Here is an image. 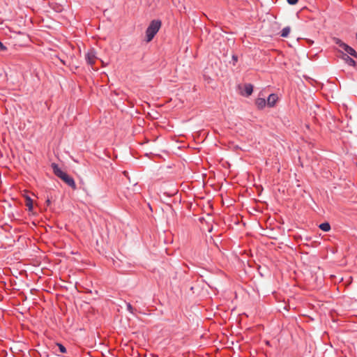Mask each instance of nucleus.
<instances>
[{
    "instance_id": "1",
    "label": "nucleus",
    "mask_w": 357,
    "mask_h": 357,
    "mask_svg": "<svg viewBox=\"0 0 357 357\" xmlns=\"http://www.w3.org/2000/svg\"><path fill=\"white\" fill-rule=\"evenodd\" d=\"M52 168L53 169L54 174L61 178L63 182H65L68 186L72 188L73 189H76V184L74 178L68 175L66 172L61 170L59 165L56 163L52 164Z\"/></svg>"
},
{
    "instance_id": "2",
    "label": "nucleus",
    "mask_w": 357,
    "mask_h": 357,
    "mask_svg": "<svg viewBox=\"0 0 357 357\" xmlns=\"http://www.w3.org/2000/svg\"><path fill=\"white\" fill-rule=\"evenodd\" d=\"M162 22L160 20H152L146 30V40L150 42L160 30Z\"/></svg>"
},
{
    "instance_id": "3",
    "label": "nucleus",
    "mask_w": 357,
    "mask_h": 357,
    "mask_svg": "<svg viewBox=\"0 0 357 357\" xmlns=\"http://www.w3.org/2000/svg\"><path fill=\"white\" fill-rule=\"evenodd\" d=\"M85 58L86 63L90 66H93L95 63V59L96 58L95 50L93 48L90 49L86 54Z\"/></svg>"
},
{
    "instance_id": "4",
    "label": "nucleus",
    "mask_w": 357,
    "mask_h": 357,
    "mask_svg": "<svg viewBox=\"0 0 357 357\" xmlns=\"http://www.w3.org/2000/svg\"><path fill=\"white\" fill-rule=\"evenodd\" d=\"M341 59L349 66L355 67L356 66V62L351 58L348 54H344L342 52V56H341Z\"/></svg>"
},
{
    "instance_id": "5",
    "label": "nucleus",
    "mask_w": 357,
    "mask_h": 357,
    "mask_svg": "<svg viewBox=\"0 0 357 357\" xmlns=\"http://www.w3.org/2000/svg\"><path fill=\"white\" fill-rule=\"evenodd\" d=\"M278 99V97L276 94H275V93L270 94L268 96V97L267 98V101H266L268 106L270 107H273L275 105Z\"/></svg>"
},
{
    "instance_id": "6",
    "label": "nucleus",
    "mask_w": 357,
    "mask_h": 357,
    "mask_svg": "<svg viewBox=\"0 0 357 357\" xmlns=\"http://www.w3.org/2000/svg\"><path fill=\"white\" fill-rule=\"evenodd\" d=\"M342 50L347 52V54L351 55L353 57L357 59V52L356 51L347 44H345V45H343Z\"/></svg>"
},
{
    "instance_id": "7",
    "label": "nucleus",
    "mask_w": 357,
    "mask_h": 357,
    "mask_svg": "<svg viewBox=\"0 0 357 357\" xmlns=\"http://www.w3.org/2000/svg\"><path fill=\"white\" fill-rule=\"evenodd\" d=\"M255 103H256V105L257 106V107L260 109H263L267 104L266 100L262 98H258L256 100Z\"/></svg>"
},
{
    "instance_id": "8",
    "label": "nucleus",
    "mask_w": 357,
    "mask_h": 357,
    "mask_svg": "<svg viewBox=\"0 0 357 357\" xmlns=\"http://www.w3.org/2000/svg\"><path fill=\"white\" fill-rule=\"evenodd\" d=\"M319 229L324 231H328L331 229V225L328 222L321 223L319 226Z\"/></svg>"
},
{
    "instance_id": "9",
    "label": "nucleus",
    "mask_w": 357,
    "mask_h": 357,
    "mask_svg": "<svg viewBox=\"0 0 357 357\" xmlns=\"http://www.w3.org/2000/svg\"><path fill=\"white\" fill-rule=\"evenodd\" d=\"M290 31L291 29L289 26L284 27L280 32V36L283 38H287L289 36Z\"/></svg>"
},
{
    "instance_id": "10",
    "label": "nucleus",
    "mask_w": 357,
    "mask_h": 357,
    "mask_svg": "<svg viewBox=\"0 0 357 357\" xmlns=\"http://www.w3.org/2000/svg\"><path fill=\"white\" fill-rule=\"evenodd\" d=\"M244 90L248 96H250L253 91V86L251 84H246Z\"/></svg>"
},
{
    "instance_id": "11",
    "label": "nucleus",
    "mask_w": 357,
    "mask_h": 357,
    "mask_svg": "<svg viewBox=\"0 0 357 357\" xmlns=\"http://www.w3.org/2000/svg\"><path fill=\"white\" fill-rule=\"evenodd\" d=\"M206 243L211 245L213 244V245H218V243H220V241L219 237H216L215 239H214L211 236L209 240H206Z\"/></svg>"
},
{
    "instance_id": "12",
    "label": "nucleus",
    "mask_w": 357,
    "mask_h": 357,
    "mask_svg": "<svg viewBox=\"0 0 357 357\" xmlns=\"http://www.w3.org/2000/svg\"><path fill=\"white\" fill-rule=\"evenodd\" d=\"M26 206L28 207L29 211L33 209V201L29 197H27L26 199Z\"/></svg>"
},
{
    "instance_id": "13",
    "label": "nucleus",
    "mask_w": 357,
    "mask_h": 357,
    "mask_svg": "<svg viewBox=\"0 0 357 357\" xmlns=\"http://www.w3.org/2000/svg\"><path fill=\"white\" fill-rule=\"evenodd\" d=\"M333 41L334 43L337 45L340 48H343V45H345V43H344L343 41H342L340 39L337 38H333Z\"/></svg>"
},
{
    "instance_id": "14",
    "label": "nucleus",
    "mask_w": 357,
    "mask_h": 357,
    "mask_svg": "<svg viewBox=\"0 0 357 357\" xmlns=\"http://www.w3.org/2000/svg\"><path fill=\"white\" fill-rule=\"evenodd\" d=\"M333 41L334 43L337 45L340 48H343V45H345V43H344L343 41H342L340 39L337 38H333Z\"/></svg>"
},
{
    "instance_id": "15",
    "label": "nucleus",
    "mask_w": 357,
    "mask_h": 357,
    "mask_svg": "<svg viewBox=\"0 0 357 357\" xmlns=\"http://www.w3.org/2000/svg\"><path fill=\"white\" fill-rule=\"evenodd\" d=\"M237 61H238L237 55L233 54L231 56V61L230 63H231L234 66H235Z\"/></svg>"
},
{
    "instance_id": "16",
    "label": "nucleus",
    "mask_w": 357,
    "mask_h": 357,
    "mask_svg": "<svg viewBox=\"0 0 357 357\" xmlns=\"http://www.w3.org/2000/svg\"><path fill=\"white\" fill-rule=\"evenodd\" d=\"M56 345L59 347V351L61 353L66 352V349L65 348V347L63 345H62L61 344H59V343H57Z\"/></svg>"
},
{
    "instance_id": "17",
    "label": "nucleus",
    "mask_w": 357,
    "mask_h": 357,
    "mask_svg": "<svg viewBox=\"0 0 357 357\" xmlns=\"http://www.w3.org/2000/svg\"><path fill=\"white\" fill-rule=\"evenodd\" d=\"M287 1L290 5H295L298 3V0H287Z\"/></svg>"
},
{
    "instance_id": "18",
    "label": "nucleus",
    "mask_w": 357,
    "mask_h": 357,
    "mask_svg": "<svg viewBox=\"0 0 357 357\" xmlns=\"http://www.w3.org/2000/svg\"><path fill=\"white\" fill-rule=\"evenodd\" d=\"M127 308L128 311H130L131 313H133V307L130 303H127Z\"/></svg>"
},
{
    "instance_id": "19",
    "label": "nucleus",
    "mask_w": 357,
    "mask_h": 357,
    "mask_svg": "<svg viewBox=\"0 0 357 357\" xmlns=\"http://www.w3.org/2000/svg\"><path fill=\"white\" fill-rule=\"evenodd\" d=\"M6 50V47L0 41V51H4Z\"/></svg>"
}]
</instances>
